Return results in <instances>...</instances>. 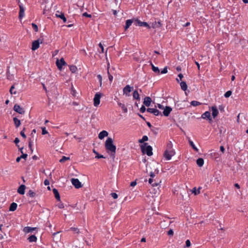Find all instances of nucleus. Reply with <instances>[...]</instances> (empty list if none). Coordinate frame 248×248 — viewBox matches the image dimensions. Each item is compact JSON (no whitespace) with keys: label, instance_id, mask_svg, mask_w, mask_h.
<instances>
[{"label":"nucleus","instance_id":"f257e3e1","mask_svg":"<svg viewBox=\"0 0 248 248\" xmlns=\"http://www.w3.org/2000/svg\"><path fill=\"white\" fill-rule=\"evenodd\" d=\"M112 138H108L105 142V148L108 153H110L112 156L114 157L116 153V147L113 144Z\"/></svg>","mask_w":248,"mask_h":248},{"label":"nucleus","instance_id":"f03ea898","mask_svg":"<svg viewBox=\"0 0 248 248\" xmlns=\"http://www.w3.org/2000/svg\"><path fill=\"white\" fill-rule=\"evenodd\" d=\"M102 94L100 93H95L93 98V105L95 107L98 106L100 103V98Z\"/></svg>","mask_w":248,"mask_h":248},{"label":"nucleus","instance_id":"7ed1b4c3","mask_svg":"<svg viewBox=\"0 0 248 248\" xmlns=\"http://www.w3.org/2000/svg\"><path fill=\"white\" fill-rule=\"evenodd\" d=\"M175 154V151H165L164 153V156L167 160L171 159Z\"/></svg>","mask_w":248,"mask_h":248},{"label":"nucleus","instance_id":"20e7f679","mask_svg":"<svg viewBox=\"0 0 248 248\" xmlns=\"http://www.w3.org/2000/svg\"><path fill=\"white\" fill-rule=\"evenodd\" d=\"M71 183L76 188H79L82 187V185L81 182L77 178H72Z\"/></svg>","mask_w":248,"mask_h":248},{"label":"nucleus","instance_id":"39448f33","mask_svg":"<svg viewBox=\"0 0 248 248\" xmlns=\"http://www.w3.org/2000/svg\"><path fill=\"white\" fill-rule=\"evenodd\" d=\"M135 24L136 26L139 25L140 27H142V26L146 27L149 29L151 28L150 26L147 22H142L140 20H139L138 19H136L135 20Z\"/></svg>","mask_w":248,"mask_h":248},{"label":"nucleus","instance_id":"423d86ee","mask_svg":"<svg viewBox=\"0 0 248 248\" xmlns=\"http://www.w3.org/2000/svg\"><path fill=\"white\" fill-rule=\"evenodd\" d=\"M56 63L58 68L60 70L62 69V66L66 65V63L63 58H61L60 60H57Z\"/></svg>","mask_w":248,"mask_h":248},{"label":"nucleus","instance_id":"0eeeda50","mask_svg":"<svg viewBox=\"0 0 248 248\" xmlns=\"http://www.w3.org/2000/svg\"><path fill=\"white\" fill-rule=\"evenodd\" d=\"M147 111L153 114L155 116H158L160 115L162 116V114L161 112L156 108H148L147 109Z\"/></svg>","mask_w":248,"mask_h":248},{"label":"nucleus","instance_id":"6e6552de","mask_svg":"<svg viewBox=\"0 0 248 248\" xmlns=\"http://www.w3.org/2000/svg\"><path fill=\"white\" fill-rule=\"evenodd\" d=\"M133 87H130L129 85H127L123 89V93L126 96H129V93L131 92Z\"/></svg>","mask_w":248,"mask_h":248},{"label":"nucleus","instance_id":"1a4fd4ad","mask_svg":"<svg viewBox=\"0 0 248 248\" xmlns=\"http://www.w3.org/2000/svg\"><path fill=\"white\" fill-rule=\"evenodd\" d=\"M14 110L16 112H18L21 114H24L25 112L23 108L20 107V106L18 104H16L14 105Z\"/></svg>","mask_w":248,"mask_h":248},{"label":"nucleus","instance_id":"9d476101","mask_svg":"<svg viewBox=\"0 0 248 248\" xmlns=\"http://www.w3.org/2000/svg\"><path fill=\"white\" fill-rule=\"evenodd\" d=\"M202 118L204 119H206L209 120L210 122L212 121V119L211 116L210 112L207 111H205L202 115Z\"/></svg>","mask_w":248,"mask_h":248},{"label":"nucleus","instance_id":"9b49d317","mask_svg":"<svg viewBox=\"0 0 248 248\" xmlns=\"http://www.w3.org/2000/svg\"><path fill=\"white\" fill-rule=\"evenodd\" d=\"M164 111L163 112V115L165 116H168L170 114V112L172 111V108L171 107L169 106H166L165 108H163Z\"/></svg>","mask_w":248,"mask_h":248},{"label":"nucleus","instance_id":"f8f14e48","mask_svg":"<svg viewBox=\"0 0 248 248\" xmlns=\"http://www.w3.org/2000/svg\"><path fill=\"white\" fill-rule=\"evenodd\" d=\"M40 43L39 40L34 41L32 43L31 49L35 50L39 47Z\"/></svg>","mask_w":248,"mask_h":248},{"label":"nucleus","instance_id":"ddd939ff","mask_svg":"<svg viewBox=\"0 0 248 248\" xmlns=\"http://www.w3.org/2000/svg\"><path fill=\"white\" fill-rule=\"evenodd\" d=\"M135 19H128L126 21L125 25L124 26L125 31L127 30V29H128L129 28V27L131 25V24H132L133 21H135Z\"/></svg>","mask_w":248,"mask_h":248},{"label":"nucleus","instance_id":"4468645a","mask_svg":"<svg viewBox=\"0 0 248 248\" xmlns=\"http://www.w3.org/2000/svg\"><path fill=\"white\" fill-rule=\"evenodd\" d=\"M152 99L150 97L146 96L144 99L143 104L147 107L150 106Z\"/></svg>","mask_w":248,"mask_h":248},{"label":"nucleus","instance_id":"2eb2a0df","mask_svg":"<svg viewBox=\"0 0 248 248\" xmlns=\"http://www.w3.org/2000/svg\"><path fill=\"white\" fill-rule=\"evenodd\" d=\"M108 132L107 131L103 130L98 135V138L100 140L103 139L105 137L108 136Z\"/></svg>","mask_w":248,"mask_h":248},{"label":"nucleus","instance_id":"dca6fc26","mask_svg":"<svg viewBox=\"0 0 248 248\" xmlns=\"http://www.w3.org/2000/svg\"><path fill=\"white\" fill-rule=\"evenodd\" d=\"M25 188L26 186L24 185H21L18 187L17 189V192L21 195H23L25 193Z\"/></svg>","mask_w":248,"mask_h":248},{"label":"nucleus","instance_id":"f3484780","mask_svg":"<svg viewBox=\"0 0 248 248\" xmlns=\"http://www.w3.org/2000/svg\"><path fill=\"white\" fill-rule=\"evenodd\" d=\"M152 147L150 145H148L146 147L145 149V153L147 154L148 156H151L153 155L152 152Z\"/></svg>","mask_w":248,"mask_h":248},{"label":"nucleus","instance_id":"a211bd4d","mask_svg":"<svg viewBox=\"0 0 248 248\" xmlns=\"http://www.w3.org/2000/svg\"><path fill=\"white\" fill-rule=\"evenodd\" d=\"M212 116L213 118H215L217 116L218 114V111L216 107V106H213L212 107Z\"/></svg>","mask_w":248,"mask_h":248},{"label":"nucleus","instance_id":"6ab92c4d","mask_svg":"<svg viewBox=\"0 0 248 248\" xmlns=\"http://www.w3.org/2000/svg\"><path fill=\"white\" fill-rule=\"evenodd\" d=\"M173 144L171 141H169L168 142L166 149L165 151H174V150L172 148Z\"/></svg>","mask_w":248,"mask_h":248},{"label":"nucleus","instance_id":"aec40b11","mask_svg":"<svg viewBox=\"0 0 248 248\" xmlns=\"http://www.w3.org/2000/svg\"><path fill=\"white\" fill-rule=\"evenodd\" d=\"M17 207V204L16 203L12 202L10 204L9 210L10 211H15Z\"/></svg>","mask_w":248,"mask_h":248},{"label":"nucleus","instance_id":"412c9836","mask_svg":"<svg viewBox=\"0 0 248 248\" xmlns=\"http://www.w3.org/2000/svg\"><path fill=\"white\" fill-rule=\"evenodd\" d=\"M20 10L19 13V18H22L24 16V9L21 5H19Z\"/></svg>","mask_w":248,"mask_h":248},{"label":"nucleus","instance_id":"4be33fe9","mask_svg":"<svg viewBox=\"0 0 248 248\" xmlns=\"http://www.w3.org/2000/svg\"><path fill=\"white\" fill-rule=\"evenodd\" d=\"M53 194H54V195L55 196V198L58 201H60V194H59V193L58 190L56 189V188H53Z\"/></svg>","mask_w":248,"mask_h":248},{"label":"nucleus","instance_id":"5701e85b","mask_svg":"<svg viewBox=\"0 0 248 248\" xmlns=\"http://www.w3.org/2000/svg\"><path fill=\"white\" fill-rule=\"evenodd\" d=\"M151 65L152 66V70L157 74H160V70L157 67H155L152 62H151Z\"/></svg>","mask_w":248,"mask_h":248},{"label":"nucleus","instance_id":"b1692460","mask_svg":"<svg viewBox=\"0 0 248 248\" xmlns=\"http://www.w3.org/2000/svg\"><path fill=\"white\" fill-rule=\"evenodd\" d=\"M56 16L62 19L64 23L66 22V18L63 13H61L60 15L56 14Z\"/></svg>","mask_w":248,"mask_h":248},{"label":"nucleus","instance_id":"393cba45","mask_svg":"<svg viewBox=\"0 0 248 248\" xmlns=\"http://www.w3.org/2000/svg\"><path fill=\"white\" fill-rule=\"evenodd\" d=\"M30 242H35L37 241V237L35 235H31L28 238Z\"/></svg>","mask_w":248,"mask_h":248},{"label":"nucleus","instance_id":"a878e982","mask_svg":"<svg viewBox=\"0 0 248 248\" xmlns=\"http://www.w3.org/2000/svg\"><path fill=\"white\" fill-rule=\"evenodd\" d=\"M13 121L16 127H18L20 126L21 124L20 121L18 120L17 118L14 117L13 119Z\"/></svg>","mask_w":248,"mask_h":248},{"label":"nucleus","instance_id":"bb28decb","mask_svg":"<svg viewBox=\"0 0 248 248\" xmlns=\"http://www.w3.org/2000/svg\"><path fill=\"white\" fill-rule=\"evenodd\" d=\"M133 98L136 100H139L140 99V95L139 94L137 90H135L134 91L133 93Z\"/></svg>","mask_w":248,"mask_h":248},{"label":"nucleus","instance_id":"cd10ccee","mask_svg":"<svg viewBox=\"0 0 248 248\" xmlns=\"http://www.w3.org/2000/svg\"><path fill=\"white\" fill-rule=\"evenodd\" d=\"M196 162H197V164L199 167H202L204 164V160H203V158H199L197 160Z\"/></svg>","mask_w":248,"mask_h":248},{"label":"nucleus","instance_id":"c85d7f7f","mask_svg":"<svg viewBox=\"0 0 248 248\" xmlns=\"http://www.w3.org/2000/svg\"><path fill=\"white\" fill-rule=\"evenodd\" d=\"M180 86L182 90L185 91L187 90V86L186 82L185 81H182L180 83Z\"/></svg>","mask_w":248,"mask_h":248},{"label":"nucleus","instance_id":"c756f323","mask_svg":"<svg viewBox=\"0 0 248 248\" xmlns=\"http://www.w3.org/2000/svg\"><path fill=\"white\" fill-rule=\"evenodd\" d=\"M118 105L123 109L124 112L126 113L127 112V108L124 104H122L121 102H118Z\"/></svg>","mask_w":248,"mask_h":248},{"label":"nucleus","instance_id":"7c9ffc66","mask_svg":"<svg viewBox=\"0 0 248 248\" xmlns=\"http://www.w3.org/2000/svg\"><path fill=\"white\" fill-rule=\"evenodd\" d=\"M69 69L72 73H75L78 70L77 66L74 65H70Z\"/></svg>","mask_w":248,"mask_h":248},{"label":"nucleus","instance_id":"2f4dec72","mask_svg":"<svg viewBox=\"0 0 248 248\" xmlns=\"http://www.w3.org/2000/svg\"><path fill=\"white\" fill-rule=\"evenodd\" d=\"M35 228H31L30 227H26L24 228V232L26 233H29L30 232H32Z\"/></svg>","mask_w":248,"mask_h":248},{"label":"nucleus","instance_id":"473e14b6","mask_svg":"<svg viewBox=\"0 0 248 248\" xmlns=\"http://www.w3.org/2000/svg\"><path fill=\"white\" fill-rule=\"evenodd\" d=\"M200 189L201 187H199L198 189H196V187H194L192 190V192L194 193L195 195H197L200 193Z\"/></svg>","mask_w":248,"mask_h":248},{"label":"nucleus","instance_id":"72a5a7b5","mask_svg":"<svg viewBox=\"0 0 248 248\" xmlns=\"http://www.w3.org/2000/svg\"><path fill=\"white\" fill-rule=\"evenodd\" d=\"M154 180L153 178H150L149 179V183L153 186H156L158 185V183L156 182H154Z\"/></svg>","mask_w":248,"mask_h":248},{"label":"nucleus","instance_id":"f704fd0d","mask_svg":"<svg viewBox=\"0 0 248 248\" xmlns=\"http://www.w3.org/2000/svg\"><path fill=\"white\" fill-rule=\"evenodd\" d=\"M27 195L31 198H33L35 196L36 193L32 190H30Z\"/></svg>","mask_w":248,"mask_h":248},{"label":"nucleus","instance_id":"c9c22d12","mask_svg":"<svg viewBox=\"0 0 248 248\" xmlns=\"http://www.w3.org/2000/svg\"><path fill=\"white\" fill-rule=\"evenodd\" d=\"M201 104H202L201 103H200L197 101H195V100L192 101L190 103L191 105H192L194 107H196V106H199V105H201Z\"/></svg>","mask_w":248,"mask_h":248},{"label":"nucleus","instance_id":"e433bc0d","mask_svg":"<svg viewBox=\"0 0 248 248\" xmlns=\"http://www.w3.org/2000/svg\"><path fill=\"white\" fill-rule=\"evenodd\" d=\"M189 144L190 146L192 147V148L196 151H198V149L195 146V144H194L193 142L191 141L190 140H188Z\"/></svg>","mask_w":248,"mask_h":248},{"label":"nucleus","instance_id":"4c0bfd02","mask_svg":"<svg viewBox=\"0 0 248 248\" xmlns=\"http://www.w3.org/2000/svg\"><path fill=\"white\" fill-rule=\"evenodd\" d=\"M148 138L147 136H143L141 139L139 140V142L140 143H143L144 141H147Z\"/></svg>","mask_w":248,"mask_h":248},{"label":"nucleus","instance_id":"58836bf2","mask_svg":"<svg viewBox=\"0 0 248 248\" xmlns=\"http://www.w3.org/2000/svg\"><path fill=\"white\" fill-rule=\"evenodd\" d=\"M32 140H31V138H29V147L31 151V153L33 152V149L32 148Z\"/></svg>","mask_w":248,"mask_h":248},{"label":"nucleus","instance_id":"ea45409f","mask_svg":"<svg viewBox=\"0 0 248 248\" xmlns=\"http://www.w3.org/2000/svg\"><path fill=\"white\" fill-rule=\"evenodd\" d=\"M93 152L96 155L95 158H105V157L101 155H99L98 152H97L94 149L93 150Z\"/></svg>","mask_w":248,"mask_h":248},{"label":"nucleus","instance_id":"a19ab883","mask_svg":"<svg viewBox=\"0 0 248 248\" xmlns=\"http://www.w3.org/2000/svg\"><path fill=\"white\" fill-rule=\"evenodd\" d=\"M70 159V157H66L65 156H62V158L60 160V162L61 163H63L66 160H68Z\"/></svg>","mask_w":248,"mask_h":248},{"label":"nucleus","instance_id":"79ce46f5","mask_svg":"<svg viewBox=\"0 0 248 248\" xmlns=\"http://www.w3.org/2000/svg\"><path fill=\"white\" fill-rule=\"evenodd\" d=\"M14 89H15V86H14V85H13L11 87L10 89V92L11 94H16V91H14Z\"/></svg>","mask_w":248,"mask_h":248},{"label":"nucleus","instance_id":"37998d69","mask_svg":"<svg viewBox=\"0 0 248 248\" xmlns=\"http://www.w3.org/2000/svg\"><path fill=\"white\" fill-rule=\"evenodd\" d=\"M31 26H32V27L33 29L35 31H36V32L38 31V26H37V25L36 24H35V23H32L31 24Z\"/></svg>","mask_w":248,"mask_h":248},{"label":"nucleus","instance_id":"c03bdc74","mask_svg":"<svg viewBox=\"0 0 248 248\" xmlns=\"http://www.w3.org/2000/svg\"><path fill=\"white\" fill-rule=\"evenodd\" d=\"M232 93V92L231 91H228L225 93L224 94V96L226 98H228L231 95Z\"/></svg>","mask_w":248,"mask_h":248},{"label":"nucleus","instance_id":"a18cd8bd","mask_svg":"<svg viewBox=\"0 0 248 248\" xmlns=\"http://www.w3.org/2000/svg\"><path fill=\"white\" fill-rule=\"evenodd\" d=\"M97 78L98 79V80L99 81L100 86H102V78L101 75H98L97 76Z\"/></svg>","mask_w":248,"mask_h":248},{"label":"nucleus","instance_id":"49530a36","mask_svg":"<svg viewBox=\"0 0 248 248\" xmlns=\"http://www.w3.org/2000/svg\"><path fill=\"white\" fill-rule=\"evenodd\" d=\"M108 77L109 80L110 81V82H111L112 81V80H113V77L109 73V72L108 70Z\"/></svg>","mask_w":248,"mask_h":248},{"label":"nucleus","instance_id":"de8ad7c7","mask_svg":"<svg viewBox=\"0 0 248 248\" xmlns=\"http://www.w3.org/2000/svg\"><path fill=\"white\" fill-rule=\"evenodd\" d=\"M25 130V128H24L20 132V135L23 138L26 139V136L25 134V132H24Z\"/></svg>","mask_w":248,"mask_h":248},{"label":"nucleus","instance_id":"09e8293b","mask_svg":"<svg viewBox=\"0 0 248 248\" xmlns=\"http://www.w3.org/2000/svg\"><path fill=\"white\" fill-rule=\"evenodd\" d=\"M41 128H42V135H46L48 133L47 131L46 130L45 127H41Z\"/></svg>","mask_w":248,"mask_h":248},{"label":"nucleus","instance_id":"8fccbe9b","mask_svg":"<svg viewBox=\"0 0 248 248\" xmlns=\"http://www.w3.org/2000/svg\"><path fill=\"white\" fill-rule=\"evenodd\" d=\"M146 110L145 107L144 105H142L140 108V111L141 113H144Z\"/></svg>","mask_w":248,"mask_h":248},{"label":"nucleus","instance_id":"3c124183","mask_svg":"<svg viewBox=\"0 0 248 248\" xmlns=\"http://www.w3.org/2000/svg\"><path fill=\"white\" fill-rule=\"evenodd\" d=\"M178 77H179V79L177 78V79H176V80H177V81L178 82H179V81H180V80H182V78H183V74H181V73H180V74H179L178 75Z\"/></svg>","mask_w":248,"mask_h":248},{"label":"nucleus","instance_id":"603ef678","mask_svg":"<svg viewBox=\"0 0 248 248\" xmlns=\"http://www.w3.org/2000/svg\"><path fill=\"white\" fill-rule=\"evenodd\" d=\"M82 16H85V17H92V15H91L88 14L86 12H85V13H83Z\"/></svg>","mask_w":248,"mask_h":248},{"label":"nucleus","instance_id":"864d4df0","mask_svg":"<svg viewBox=\"0 0 248 248\" xmlns=\"http://www.w3.org/2000/svg\"><path fill=\"white\" fill-rule=\"evenodd\" d=\"M167 234L168 235H173V231L172 229H170L167 232Z\"/></svg>","mask_w":248,"mask_h":248},{"label":"nucleus","instance_id":"5fc2aeb1","mask_svg":"<svg viewBox=\"0 0 248 248\" xmlns=\"http://www.w3.org/2000/svg\"><path fill=\"white\" fill-rule=\"evenodd\" d=\"M111 195L112 197L114 199H116L118 198V195L116 193H112Z\"/></svg>","mask_w":248,"mask_h":248},{"label":"nucleus","instance_id":"6e6d98bb","mask_svg":"<svg viewBox=\"0 0 248 248\" xmlns=\"http://www.w3.org/2000/svg\"><path fill=\"white\" fill-rule=\"evenodd\" d=\"M168 72V70H167V67H165V68H164V69L161 71V74H166Z\"/></svg>","mask_w":248,"mask_h":248},{"label":"nucleus","instance_id":"4d7b16f0","mask_svg":"<svg viewBox=\"0 0 248 248\" xmlns=\"http://www.w3.org/2000/svg\"><path fill=\"white\" fill-rule=\"evenodd\" d=\"M15 143L16 144V145L19 147V145L17 144L19 142V140L18 138H16L14 140Z\"/></svg>","mask_w":248,"mask_h":248},{"label":"nucleus","instance_id":"13d9d810","mask_svg":"<svg viewBox=\"0 0 248 248\" xmlns=\"http://www.w3.org/2000/svg\"><path fill=\"white\" fill-rule=\"evenodd\" d=\"M99 46L101 49V52L104 53V47H103L102 44H101V43H100L99 44Z\"/></svg>","mask_w":248,"mask_h":248},{"label":"nucleus","instance_id":"bf43d9fd","mask_svg":"<svg viewBox=\"0 0 248 248\" xmlns=\"http://www.w3.org/2000/svg\"><path fill=\"white\" fill-rule=\"evenodd\" d=\"M186 247H190L191 245V243L189 240H187L186 242Z\"/></svg>","mask_w":248,"mask_h":248},{"label":"nucleus","instance_id":"052dcab7","mask_svg":"<svg viewBox=\"0 0 248 248\" xmlns=\"http://www.w3.org/2000/svg\"><path fill=\"white\" fill-rule=\"evenodd\" d=\"M27 154L23 153L22 154V155L20 157H21V158L26 159L27 157Z\"/></svg>","mask_w":248,"mask_h":248},{"label":"nucleus","instance_id":"680f3d73","mask_svg":"<svg viewBox=\"0 0 248 248\" xmlns=\"http://www.w3.org/2000/svg\"><path fill=\"white\" fill-rule=\"evenodd\" d=\"M44 185L45 186H48L49 185V181L47 179H46L45 181H44Z\"/></svg>","mask_w":248,"mask_h":248},{"label":"nucleus","instance_id":"e2e57ef3","mask_svg":"<svg viewBox=\"0 0 248 248\" xmlns=\"http://www.w3.org/2000/svg\"><path fill=\"white\" fill-rule=\"evenodd\" d=\"M137 185V182L136 181L131 182L130 183V186H134Z\"/></svg>","mask_w":248,"mask_h":248},{"label":"nucleus","instance_id":"0e129e2a","mask_svg":"<svg viewBox=\"0 0 248 248\" xmlns=\"http://www.w3.org/2000/svg\"><path fill=\"white\" fill-rule=\"evenodd\" d=\"M150 176L151 177V178H153L155 176V174L154 172L151 171L150 173Z\"/></svg>","mask_w":248,"mask_h":248},{"label":"nucleus","instance_id":"69168bd1","mask_svg":"<svg viewBox=\"0 0 248 248\" xmlns=\"http://www.w3.org/2000/svg\"><path fill=\"white\" fill-rule=\"evenodd\" d=\"M157 107L159 108V109H163L164 108V106L160 104H157Z\"/></svg>","mask_w":248,"mask_h":248},{"label":"nucleus","instance_id":"338daca9","mask_svg":"<svg viewBox=\"0 0 248 248\" xmlns=\"http://www.w3.org/2000/svg\"><path fill=\"white\" fill-rule=\"evenodd\" d=\"M220 151L222 152V153H224V151H225V148H224V147L223 146H221L220 147Z\"/></svg>","mask_w":248,"mask_h":248},{"label":"nucleus","instance_id":"774afa93","mask_svg":"<svg viewBox=\"0 0 248 248\" xmlns=\"http://www.w3.org/2000/svg\"><path fill=\"white\" fill-rule=\"evenodd\" d=\"M195 64L197 65V66L198 67V69L199 70L200 69V65L198 62H195Z\"/></svg>","mask_w":248,"mask_h":248}]
</instances>
